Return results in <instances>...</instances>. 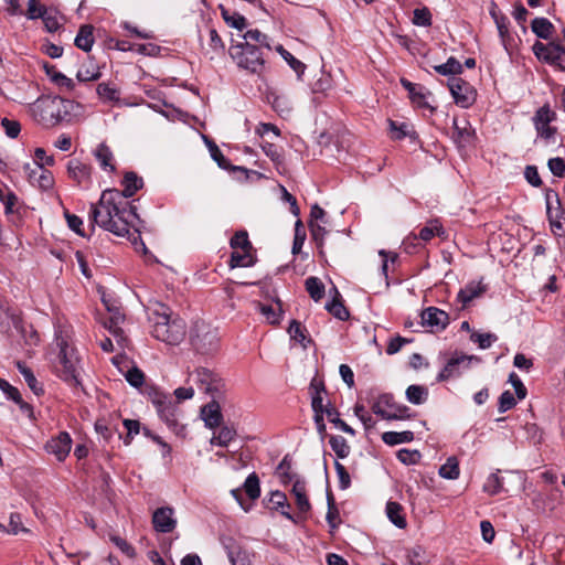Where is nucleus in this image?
I'll use <instances>...</instances> for the list:
<instances>
[{"label":"nucleus","mask_w":565,"mask_h":565,"mask_svg":"<svg viewBox=\"0 0 565 565\" xmlns=\"http://www.w3.org/2000/svg\"><path fill=\"white\" fill-rule=\"evenodd\" d=\"M152 335L169 345L180 344L186 334V326L183 319L171 312L164 306L151 313Z\"/></svg>","instance_id":"nucleus-2"},{"label":"nucleus","mask_w":565,"mask_h":565,"mask_svg":"<svg viewBox=\"0 0 565 565\" xmlns=\"http://www.w3.org/2000/svg\"><path fill=\"white\" fill-rule=\"evenodd\" d=\"M327 418L330 423L334 424L335 427H338L342 431L350 434V435L355 434V431L352 427H350L345 422L340 419V415H339L338 411H328Z\"/></svg>","instance_id":"nucleus-58"},{"label":"nucleus","mask_w":565,"mask_h":565,"mask_svg":"<svg viewBox=\"0 0 565 565\" xmlns=\"http://www.w3.org/2000/svg\"><path fill=\"white\" fill-rule=\"evenodd\" d=\"M271 105L273 108L282 117L288 116L292 109L290 99L282 95H274Z\"/></svg>","instance_id":"nucleus-49"},{"label":"nucleus","mask_w":565,"mask_h":565,"mask_svg":"<svg viewBox=\"0 0 565 565\" xmlns=\"http://www.w3.org/2000/svg\"><path fill=\"white\" fill-rule=\"evenodd\" d=\"M330 446L339 458H345L350 454V446L342 436H331Z\"/></svg>","instance_id":"nucleus-50"},{"label":"nucleus","mask_w":565,"mask_h":565,"mask_svg":"<svg viewBox=\"0 0 565 565\" xmlns=\"http://www.w3.org/2000/svg\"><path fill=\"white\" fill-rule=\"evenodd\" d=\"M124 190L119 191L122 194L124 200L132 196L141 186L142 180L137 177L134 172H127L124 178Z\"/></svg>","instance_id":"nucleus-29"},{"label":"nucleus","mask_w":565,"mask_h":565,"mask_svg":"<svg viewBox=\"0 0 565 565\" xmlns=\"http://www.w3.org/2000/svg\"><path fill=\"white\" fill-rule=\"evenodd\" d=\"M255 263L254 256L250 250H234L231 255L230 266L235 267H249Z\"/></svg>","instance_id":"nucleus-37"},{"label":"nucleus","mask_w":565,"mask_h":565,"mask_svg":"<svg viewBox=\"0 0 565 565\" xmlns=\"http://www.w3.org/2000/svg\"><path fill=\"white\" fill-rule=\"evenodd\" d=\"M230 55L238 67L250 73H260L264 70L263 53L256 45L232 44Z\"/></svg>","instance_id":"nucleus-5"},{"label":"nucleus","mask_w":565,"mask_h":565,"mask_svg":"<svg viewBox=\"0 0 565 565\" xmlns=\"http://www.w3.org/2000/svg\"><path fill=\"white\" fill-rule=\"evenodd\" d=\"M24 171L32 185L39 186L44 190L50 189L52 186V173L41 164L26 163L24 166Z\"/></svg>","instance_id":"nucleus-14"},{"label":"nucleus","mask_w":565,"mask_h":565,"mask_svg":"<svg viewBox=\"0 0 565 565\" xmlns=\"http://www.w3.org/2000/svg\"><path fill=\"white\" fill-rule=\"evenodd\" d=\"M333 298L331 301L326 303V309L339 320H345L349 318V311L340 300V294L337 288H333Z\"/></svg>","instance_id":"nucleus-30"},{"label":"nucleus","mask_w":565,"mask_h":565,"mask_svg":"<svg viewBox=\"0 0 565 565\" xmlns=\"http://www.w3.org/2000/svg\"><path fill=\"white\" fill-rule=\"evenodd\" d=\"M124 426L127 429V436L124 438V444L128 446L131 444L134 436L139 434L140 423L134 419H125Z\"/></svg>","instance_id":"nucleus-62"},{"label":"nucleus","mask_w":565,"mask_h":565,"mask_svg":"<svg viewBox=\"0 0 565 565\" xmlns=\"http://www.w3.org/2000/svg\"><path fill=\"white\" fill-rule=\"evenodd\" d=\"M231 246L235 250H252V244L248 239V235L246 232H237L232 238H231Z\"/></svg>","instance_id":"nucleus-56"},{"label":"nucleus","mask_w":565,"mask_h":565,"mask_svg":"<svg viewBox=\"0 0 565 565\" xmlns=\"http://www.w3.org/2000/svg\"><path fill=\"white\" fill-rule=\"evenodd\" d=\"M90 216L99 227L121 237L130 234L138 217L136 209L116 189L102 193L98 203L92 205Z\"/></svg>","instance_id":"nucleus-1"},{"label":"nucleus","mask_w":565,"mask_h":565,"mask_svg":"<svg viewBox=\"0 0 565 565\" xmlns=\"http://www.w3.org/2000/svg\"><path fill=\"white\" fill-rule=\"evenodd\" d=\"M74 108V103L58 96H43L30 106L34 120L43 126L51 127L60 124Z\"/></svg>","instance_id":"nucleus-3"},{"label":"nucleus","mask_w":565,"mask_h":565,"mask_svg":"<svg viewBox=\"0 0 565 565\" xmlns=\"http://www.w3.org/2000/svg\"><path fill=\"white\" fill-rule=\"evenodd\" d=\"M484 291L486 287L480 281H471L460 289L458 300L462 306H466L473 299L480 297Z\"/></svg>","instance_id":"nucleus-22"},{"label":"nucleus","mask_w":565,"mask_h":565,"mask_svg":"<svg viewBox=\"0 0 565 565\" xmlns=\"http://www.w3.org/2000/svg\"><path fill=\"white\" fill-rule=\"evenodd\" d=\"M461 70V64L455 57H449L446 63L435 66V71L441 75H455Z\"/></svg>","instance_id":"nucleus-52"},{"label":"nucleus","mask_w":565,"mask_h":565,"mask_svg":"<svg viewBox=\"0 0 565 565\" xmlns=\"http://www.w3.org/2000/svg\"><path fill=\"white\" fill-rule=\"evenodd\" d=\"M244 42H238L237 44H246V45H256L259 47H266L270 50V42L266 34L262 33L259 30H248L243 35Z\"/></svg>","instance_id":"nucleus-26"},{"label":"nucleus","mask_w":565,"mask_h":565,"mask_svg":"<svg viewBox=\"0 0 565 565\" xmlns=\"http://www.w3.org/2000/svg\"><path fill=\"white\" fill-rule=\"evenodd\" d=\"M428 397V390L423 385H409L406 390V398L414 405L424 404Z\"/></svg>","instance_id":"nucleus-34"},{"label":"nucleus","mask_w":565,"mask_h":565,"mask_svg":"<svg viewBox=\"0 0 565 565\" xmlns=\"http://www.w3.org/2000/svg\"><path fill=\"white\" fill-rule=\"evenodd\" d=\"M470 340L475 343H478L479 348L484 350L490 348L492 343L498 340V338L493 333L472 332L470 335Z\"/></svg>","instance_id":"nucleus-55"},{"label":"nucleus","mask_w":565,"mask_h":565,"mask_svg":"<svg viewBox=\"0 0 565 565\" xmlns=\"http://www.w3.org/2000/svg\"><path fill=\"white\" fill-rule=\"evenodd\" d=\"M194 345L198 350H201L203 352L211 351L216 348L217 345V337L215 332H207L204 338H200L198 335L196 341L194 342Z\"/></svg>","instance_id":"nucleus-53"},{"label":"nucleus","mask_w":565,"mask_h":565,"mask_svg":"<svg viewBox=\"0 0 565 565\" xmlns=\"http://www.w3.org/2000/svg\"><path fill=\"white\" fill-rule=\"evenodd\" d=\"M372 411L374 414L387 420L404 419L409 417V415L406 414L408 407L396 405L392 395L388 394L379 396V398L372 405Z\"/></svg>","instance_id":"nucleus-8"},{"label":"nucleus","mask_w":565,"mask_h":565,"mask_svg":"<svg viewBox=\"0 0 565 565\" xmlns=\"http://www.w3.org/2000/svg\"><path fill=\"white\" fill-rule=\"evenodd\" d=\"M110 541L128 557L132 558L136 555L135 548L122 537L111 535Z\"/></svg>","instance_id":"nucleus-64"},{"label":"nucleus","mask_w":565,"mask_h":565,"mask_svg":"<svg viewBox=\"0 0 565 565\" xmlns=\"http://www.w3.org/2000/svg\"><path fill=\"white\" fill-rule=\"evenodd\" d=\"M55 343L58 348L55 369L61 379L70 383H78L79 359L67 334L62 330L55 331Z\"/></svg>","instance_id":"nucleus-4"},{"label":"nucleus","mask_w":565,"mask_h":565,"mask_svg":"<svg viewBox=\"0 0 565 565\" xmlns=\"http://www.w3.org/2000/svg\"><path fill=\"white\" fill-rule=\"evenodd\" d=\"M439 476L444 479L456 480L460 475L459 462L456 457H449L439 468Z\"/></svg>","instance_id":"nucleus-35"},{"label":"nucleus","mask_w":565,"mask_h":565,"mask_svg":"<svg viewBox=\"0 0 565 565\" xmlns=\"http://www.w3.org/2000/svg\"><path fill=\"white\" fill-rule=\"evenodd\" d=\"M406 559L411 565H424L426 563L425 550L422 546L407 550Z\"/></svg>","instance_id":"nucleus-57"},{"label":"nucleus","mask_w":565,"mask_h":565,"mask_svg":"<svg viewBox=\"0 0 565 565\" xmlns=\"http://www.w3.org/2000/svg\"><path fill=\"white\" fill-rule=\"evenodd\" d=\"M435 236H439V237H444L445 236V230H444L443 225L439 223L438 220L429 221L419 231V234H418V237L422 241H424V242H428V241H430Z\"/></svg>","instance_id":"nucleus-31"},{"label":"nucleus","mask_w":565,"mask_h":565,"mask_svg":"<svg viewBox=\"0 0 565 565\" xmlns=\"http://www.w3.org/2000/svg\"><path fill=\"white\" fill-rule=\"evenodd\" d=\"M533 52L539 60L546 63L563 66L565 64V50L557 43L536 42L533 45Z\"/></svg>","instance_id":"nucleus-11"},{"label":"nucleus","mask_w":565,"mask_h":565,"mask_svg":"<svg viewBox=\"0 0 565 565\" xmlns=\"http://www.w3.org/2000/svg\"><path fill=\"white\" fill-rule=\"evenodd\" d=\"M68 173L74 180L81 183L88 180L89 168L79 161H71L68 163Z\"/></svg>","instance_id":"nucleus-43"},{"label":"nucleus","mask_w":565,"mask_h":565,"mask_svg":"<svg viewBox=\"0 0 565 565\" xmlns=\"http://www.w3.org/2000/svg\"><path fill=\"white\" fill-rule=\"evenodd\" d=\"M18 369L20 373L23 375L28 386L33 391L35 395H41L43 393L42 386L39 384L32 371L25 365L18 363Z\"/></svg>","instance_id":"nucleus-47"},{"label":"nucleus","mask_w":565,"mask_h":565,"mask_svg":"<svg viewBox=\"0 0 565 565\" xmlns=\"http://www.w3.org/2000/svg\"><path fill=\"white\" fill-rule=\"evenodd\" d=\"M556 120V113L548 105L539 108L533 117V124L537 132V137L546 143L554 142L557 129L551 126Z\"/></svg>","instance_id":"nucleus-6"},{"label":"nucleus","mask_w":565,"mask_h":565,"mask_svg":"<svg viewBox=\"0 0 565 565\" xmlns=\"http://www.w3.org/2000/svg\"><path fill=\"white\" fill-rule=\"evenodd\" d=\"M311 396V407L315 413L313 419L318 433L323 437L326 434V424L323 419V394L326 393L322 380L313 377L309 385Z\"/></svg>","instance_id":"nucleus-7"},{"label":"nucleus","mask_w":565,"mask_h":565,"mask_svg":"<svg viewBox=\"0 0 565 565\" xmlns=\"http://www.w3.org/2000/svg\"><path fill=\"white\" fill-rule=\"evenodd\" d=\"M243 489L250 500H256L260 495L259 479L256 473H250L244 484Z\"/></svg>","instance_id":"nucleus-46"},{"label":"nucleus","mask_w":565,"mask_h":565,"mask_svg":"<svg viewBox=\"0 0 565 565\" xmlns=\"http://www.w3.org/2000/svg\"><path fill=\"white\" fill-rule=\"evenodd\" d=\"M97 94L99 98L105 103H120L119 90L108 83H100L97 86Z\"/></svg>","instance_id":"nucleus-39"},{"label":"nucleus","mask_w":565,"mask_h":565,"mask_svg":"<svg viewBox=\"0 0 565 565\" xmlns=\"http://www.w3.org/2000/svg\"><path fill=\"white\" fill-rule=\"evenodd\" d=\"M200 416L204 422L205 427L210 429H215L223 420L221 406L214 399L201 408Z\"/></svg>","instance_id":"nucleus-19"},{"label":"nucleus","mask_w":565,"mask_h":565,"mask_svg":"<svg viewBox=\"0 0 565 565\" xmlns=\"http://www.w3.org/2000/svg\"><path fill=\"white\" fill-rule=\"evenodd\" d=\"M72 448V438L68 433L61 431L45 444V450L55 456L58 461L65 460Z\"/></svg>","instance_id":"nucleus-13"},{"label":"nucleus","mask_w":565,"mask_h":565,"mask_svg":"<svg viewBox=\"0 0 565 565\" xmlns=\"http://www.w3.org/2000/svg\"><path fill=\"white\" fill-rule=\"evenodd\" d=\"M124 315H121L118 310H114L109 320L105 322V327L116 338L118 343L124 341L122 331L120 329V323L124 321Z\"/></svg>","instance_id":"nucleus-40"},{"label":"nucleus","mask_w":565,"mask_h":565,"mask_svg":"<svg viewBox=\"0 0 565 565\" xmlns=\"http://www.w3.org/2000/svg\"><path fill=\"white\" fill-rule=\"evenodd\" d=\"M414 439V434L411 430L405 431H386L382 435V440L390 446L398 444L411 443Z\"/></svg>","instance_id":"nucleus-32"},{"label":"nucleus","mask_w":565,"mask_h":565,"mask_svg":"<svg viewBox=\"0 0 565 565\" xmlns=\"http://www.w3.org/2000/svg\"><path fill=\"white\" fill-rule=\"evenodd\" d=\"M448 86L455 103L461 108H468L475 103L476 90L468 82L452 77L449 79Z\"/></svg>","instance_id":"nucleus-10"},{"label":"nucleus","mask_w":565,"mask_h":565,"mask_svg":"<svg viewBox=\"0 0 565 565\" xmlns=\"http://www.w3.org/2000/svg\"><path fill=\"white\" fill-rule=\"evenodd\" d=\"M152 523L156 531L161 533L172 532L177 525L174 510L169 507L159 508L153 512Z\"/></svg>","instance_id":"nucleus-15"},{"label":"nucleus","mask_w":565,"mask_h":565,"mask_svg":"<svg viewBox=\"0 0 565 565\" xmlns=\"http://www.w3.org/2000/svg\"><path fill=\"white\" fill-rule=\"evenodd\" d=\"M94 44L93 26L89 24L82 25L75 38V45L84 52H89Z\"/></svg>","instance_id":"nucleus-27"},{"label":"nucleus","mask_w":565,"mask_h":565,"mask_svg":"<svg viewBox=\"0 0 565 565\" xmlns=\"http://www.w3.org/2000/svg\"><path fill=\"white\" fill-rule=\"evenodd\" d=\"M255 309L260 312L265 318V321L269 324L279 323L282 316L281 303L279 300H276L274 303H263L257 301L255 302Z\"/></svg>","instance_id":"nucleus-20"},{"label":"nucleus","mask_w":565,"mask_h":565,"mask_svg":"<svg viewBox=\"0 0 565 565\" xmlns=\"http://www.w3.org/2000/svg\"><path fill=\"white\" fill-rule=\"evenodd\" d=\"M227 556L232 565H250L249 557L245 551H242L236 544L225 545Z\"/></svg>","instance_id":"nucleus-33"},{"label":"nucleus","mask_w":565,"mask_h":565,"mask_svg":"<svg viewBox=\"0 0 565 565\" xmlns=\"http://www.w3.org/2000/svg\"><path fill=\"white\" fill-rule=\"evenodd\" d=\"M53 83L65 92H71L75 87L74 81L61 72H54Z\"/></svg>","instance_id":"nucleus-59"},{"label":"nucleus","mask_w":565,"mask_h":565,"mask_svg":"<svg viewBox=\"0 0 565 565\" xmlns=\"http://www.w3.org/2000/svg\"><path fill=\"white\" fill-rule=\"evenodd\" d=\"M127 382L134 387H140L143 384L145 375L141 370L134 366L125 374Z\"/></svg>","instance_id":"nucleus-61"},{"label":"nucleus","mask_w":565,"mask_h":565,"mask_svg":"<svg viewBox=\"0 0 565 565\" xmlns=\"http://www.w3.org/2000/svg\"><path fill=\"white\" fill-rule=\"evenodd\" d=\"M276 51L281 55V57L288 63V65L298 74H303L306 70V65L297 60L290 52L284 49L282 45H277Z\"/></svg>","instance_id":"nucleus-45"},{"label":"nucleus","mask_w":565,"mask_h":565,"mask_svg":"<svg viewBox=\"0 0 565 565\" xmlns=\"http://www.w3.org/2000/svg\"><path fill=\"white\" fill-rule=\"evenodd\" d=\"M401 84L408 92L409 98L415 106L419 108L433 109L429 104L431 94L427 92L423 86L414 84L405 78L401 79Z\"/></svg>","instance_id":"nucleus-17"},{"label":"nucleus","mask_w":565,"mask_h":565,"mask_svg":"<svg viewBox=\"0 0 565 565\" xmlns=\"http://www.w3.org/2000/svg\"><path fill=\"white\" fill-rule=\"evenodd\" d=\"M397 458L404 465H415L420 459V454L417 450L401 449L397 451Z\"/></svg>","instance_id":"nucleus-60"},{"label":"nucleus","mask_w":565,"mask_h":565,"mask_svg":"<svg viewBox=\"0 0 565 565\" xmlns=\"http://www.w3.org/2000/svg\"><path fill=\"white\" fill-rule=\"evenodd\" d=\"M291 493L295 497L296 505L301 513H306L310 510V502L307 497L306 482L301 479H296Z\"/></svg>","instance_id":"nucleus-21"},{"label":"nucleus","mask_w":565,"mask_h":565,"mask_svg":"<svg viewBox=\"0 0 565 565\" xmlns=\"http://www.w3.org/2000/svg\"><path fill=\"white\" fill-rule=\"evenodd\" d=\"M262 149L265 154L274 162L277 170L281 173L285 169L282 149L271 142L263 141Z\"/></svg>","instance_id":"nucleus-28"},{"label":"nucleus","mask_w":565,"mask_h":565,"mask_svg":"<svg viewBox=\"0 0 565 565\" xmlns=\"http://www.w3.org/2000/svg\"><path fill=\"white\" fill-rule=\"evenodd\" d=\"M461 124L462 125H460L457 120L454 121V127L456 130V139L462 146H466V145L470 143V141L472 140L473 132L471 130L469 122L462 121Z\"/></svg>","instance_id":"nucleus-44"},{"label":"nucleus","mask_w":565,"mask_h":565,"mask_svg":"<svg viewBox=\"0 0 565 565\" xmlns=\"http://www.w3.org/2000/svg\"><path fill=\"white\" fill-rule=\"evenodd\" d=\"M276 473L282 484H287L289 482H295L297 479L296 476L291 472V465L287 458H284L281 462L278 465Z\"/></svg>","instance_id":"nucleus-48"},{"label":"nucleus","mask_w":565,"mask_h":565,"mask_svg":"<svg viewBox=\"0 0 565 565\" xmlns=\"http://www.w3.org/2000/svg\"><path fill=\"white\" fill-rule=\"evenodd\" d=\"M532 31L541 39L551 38L554 30L553 24L546 18H535L531 24Z\"/></svg>","instance_id":"nucleus-36"},{"label":"nucleus","mask_w":565,"mask_h":565,"mask_svg":"<svg viewBox=\"0 0 565 565\" xmlns=\"http://www.w3.org/2000/svg\"><path fill=\"white\" fill-rule=\"evenodd\" d=\"M237 433L233 426L224 425L217 433H214L210 444L221 447H226L236 437Z\"/></svg>","instance_id":"nucleus-25"},{"label":"nucleus","mask_w":565,"mask_h":565,"mask_svg":"<svg viewBox=\"0 0 565 565\" xmlns=\"http://www.w3.org/2000/svg\"><path fill=\"white\" fill-rule=\"evenodd\" d=\"M412 22L417 26H430L431 13L429 9L426 7L415 9Z\"/></svg>","instance_id":"nucleus-54"},{"label":"nucleus","mask_w":565,"mask_h":565,"mask_svg":"<svg viewBox=\"0 0 565 565\" xmlns=\"http://www.w3.org/2000/svg\"><path fill=\"white\" fill-rule=\"evenodd\" d=\"M490 14L497 25L500 38L504 40L509 34V19L497 10L495 4H492Z\"/></svg>","instance_id":"nucleus-41"},{"label":"nucleus","mask_w":565,"mask_h":565,"mask_svg":"<svg viewBox=\"0 0 565 565\" xmlns=\"http://www.w3.org/2000/svg\"><path fill=\"white\" fill-rule=\"evenodd\" d=\"M422 322L436 331L444 330L449 323V316L444 310L429 307L422 313Z\"/></svg>","instance_id":"nucleus-16"},{"label":"nucleus","mask_w":565,"mask_h":565,"mask_svg":"<svg viewBox=\"0 0 565 565\" xmlns=\"http://www.w3.org/2000/svg\"><path fill=\"white\" fill-rule=\"evenodd\" d=\"M306 290L310 297L318 302L324 296V285L317 277H309L306 279Z\"/></svg>","instance_id":"nucleus-42"},{"label":"nucleus","mask_w":565,"mask_h":565,"mask_svg":"<svg viewBox=\"0 0 565 565\" xmlns=\"http://www.w3.org/2000/svg\"><path fill=\"white\" fill-rule=\"evenodd\" d=\"M152 404L154 405L157 413L161 417L162 420L169 427H174L178 424L177 419V405L172 401V398L164 394L156 393L152 398Z\"/></svg>","instance_id":"nucleus-12"},{"label":"nucleus","mask_w":565,"mask_h":565,"mask_svg":"<svg viewBox=\"0 0 565 565\" xmlns=\"http://www.w3.org/2000/svg\"><path fill=\"white\" fill-rule=\"evenodd\" d=\"M220 9H221L222 18L224 19V21L226 22L227 25H230L231 28L237 29L239 31H243L246 28L247 21H246L245 17H243L242 14L236 13V12L231 13L223 6H220Z\"/></svg>","instance_id":"nucleus-38"},{"label":"nucleus","mask_w":565,"mask_h":565,"mask_svg":"<svg viewBox=\"0 0 565 565\" xmlns=\"http://www.w3.org/2000/svg\"><path fill=\"white\" fill-rule=\"evenodd\" d=\"M480 359L475 355H465L456 353L445 365L437 376V381H446L450 377L459 376L462 371L469 369L473 363H480Z\"/></svg>","instance_id":"nucleus-9"},{"label":"nucleus","mask_w":565,"mask_h":565,"mask_svg":"<svg viewBox=\"0 0 565 565\" xmlns=\"http://www.w3.org/2000/svg\"><path fill=\"white\" fill-rule=\"evenodd\" d=\"M45 7L41 4L40 0H29L26 17L30 20H35L44 15Z\"/></svg>","instance_id":"nucleus-63"},{"label":"nucleus","mask_w":565,"mask_h":565,"mask_svg":"<svg viewBox=\"0 0 565 565\" xmlns=\"http://www.w3.org/2000/svg\"><path fill=\"white\" fill-rule=\"evenodd\" d=\"M386 515L388 520L398 529H405L407 525L403 507L393 501L386 503Z\"/></svg>","instance_id":"nucleus-24"},{"label":"nucleus","mask_w":565,"mask_h":565,"mask_svg":"<svg viewBox=\"0 0 565 565\" xmlns=\"http://www.w3.org/2000/svg\"><path fill=\"white\" fill-rule=\"evenodd\" d=\"M94 156L103 170L109 172L115 170L114 154L106 143H99L94 150Z\"/></svg>","instance_id":"nucleus-23"},{"label":"nucleus","mask_w":565,"mask_h":565,"mask_svg":"<svg viewBox=\"0 0 565 565\" xmlns=\"http://www.w3.org/2000/svg\"><path fill=\"white\" fill-rule=\"evenodd\" d=\"M502 478L498 473H491L483 484V491L490 495H495L502 490Z\"/></svg>","instance_id":"nucleus-51"},{"label":"nucleus","mask_w":565,"mask_h":565,"mask_svg":"<svg viewBox=\"0 0 565 565\" xmlns=\"http://www.w3.org/2000/svg\"><path fill=\"white\" fill-rule=\"evenodd\" d=\"M194 381L205 393L218 392L222 386L221 380L212 371L205 367H200L194 373Z\"/></svg>","instance_id":"nucleus-18"}]
</instances>
